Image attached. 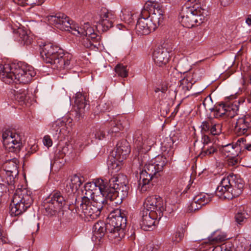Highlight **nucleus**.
Masks as SVG:
<instances>
[{
    "mask_svg": "<svg viewBox=\"0 0 251 251\" xmlns=\"http://www.w3.org/2000/svg\"><path fill=\"white\" fill-rule=\"evenodd\" d=\"M246 140L244 137H241L239 138L237 142H236V144H235L234 146L235 148H237L239 147L240 148V149H242L243 148L244 146L246 144Z\"/></svg>",
    "mask_w": 251,
    "mask_h": 251,
    "instance_id": "obj_47",
    "label": "nucleus"
},
{
    "mask_svg": "<svg viewBox=\"0 0 251 251\" xmlns=\"http://www.w3.org/2000/svg\"><path fill=\"white\" fill-rule=\"evenodd\" d=\"M212 197L208 194H200L195 196L193 199L201 205L203 206L211 200Z\"/></svg>",
    "mask_w": 251,
    "mask_h": 251,
    "instance_id": "obj_34",
    "label": "nucleus"
},
{
    "mask_svg": "<svg viewBox=\"0 0 251 251\" xmlns=\"http://www.w3.org/2000/svg\"><path fill=\"white\" fill-rule=\"evenodd\" d=\"M195 2L193 5L185 4L178 7L179 20L184 27L191 28L197 24H200L208 15L207 8L205 6L201 7L199 2Z\"/></svg>",
    "mask_w": 251,
    "mask_h": 251,
    "instance_id": "obj_5",
    "label": "nucleus"
},
{
    "mask_svg": "<svg viewBox=\"0 0 251 251\" xmlns=\"http://www.w3.org/2000/svg\"><path fill=\"white\" fill-rule=\"evenodd\" d=\"M47 20L49 25L61 30L69 31L75 35H80L83 37L91 38L93 41H99L100 39L99 36L88 23H85L83 26H76L71 23L69 17L63 13L49 15L47 17Z\"/></svg>",
    "mask_w": 251,
    "mask_h": 251,
    "instance_id": "obj_3",
    "label": "nucleus"
},
{
    "mask_svg": "<svg viewBox=\"0 0 251 251\" xmlns=\"http://www.w3.org/2000/svg\"><path fill=\"white\" fill-rule=\"evenodd\" d=\"M66 201L60 192H54L46 200L44 207L46 214L53 216L56 214L66 204Z\"/></svg>",
    "mask_w": 251,
    "mask_h": 251,
    "instance_id": "obj_13",
    "label": "nucleus"
},
{
    "mask_svg": "<svg viewBox=\"0 0 251 251\" xmlns=\"http://www.w3.org/2000/svg\"><path fill=\"white\" fill-rule=\"evenodd\" d=\"M14 97L15 100L19 102L25 103L28 96L27 91L25 89H20L18 91H14Z\"/></svg>",
    "mask_w": 251,
    "mask_h": 251,
    "instance_id": "obj_35",
    "label": "nucleus"
},
{
    "mask_svg": "<svg viewBox=\"0 0 251 251\" xmlns=\"http://www.w3.org/2000/svg\"><path fill=\"white\" fill-rule=\"evenodd\" d=\"M122 14L120 15L121 19L126 23L130 25L132 24L133 21V15L129 10L123 9L121 11Z\"/></svg>",
    "mask_w": 251,
    "mask_h": 251,
    "instance_id": "obj_36",
    "label": "nucleus"
},
{
    "mask_svg": "<svg viewBox=\"0 0 251 251\" xmlns=\"http://www.w3.org/2000/svg\"><path fill=\"white\" fill-rule=\"evenodd\" d=\"M251 128V118L250 117H244L239 118L234 127V132L237 136H241L247 134Z\"/></svg>",
    "mask_w": 251,
    "mask_h": 251,
    "instance_id": "obj_24",
    "label": "nucleus"
},
{
    "mask_svg": "<svg viewBox=\"0 0 251 251\" xmlns=\"http://www.w3.org/2000/svg\"><path fill=\"white\" fill-rule=\"evenodd\" d=\"M142 251H157V249L152 246H148L144 248Z\"/></svg>",
    "mask_w": 251,
    "mask_h": 251,
    "instance_id": "obj_58",
    "label": "nucleus"
},
{
    "mask_svg": "<svg viewBox=\"0 0 251 251\" xmlns=\"http://www.w3.org/2000/svg\"><path fill=\"white\" fill-rule=\"evenodd\" d=\"M95 137L100 140L102 139L105 137V133L101 129L97 131L94 134Z\"/></svg>",
    "mask_w": 251,
    "mask_h": 251,
    "instance_id": "obj_51",
    "label": "nucleus"
},
{
    "mask_svg": "<svg viewBox=\"0 0 251 251\" xmlns=\"http://www.w3.org/2000/svg\"><path fill=\"white\" fill-rule=\"evenodd\" d=\"M243 148L246 150L251 151V144H246L245 146H244Z\"/></svg>",
    "mask_w": 251,
    "mask_h": 251,
    "instance_id": "obj_60",
    "label": "nucleus"
},
{
    "mask_svg": "<svg viewBox=\"0 0 251 251\" xmlns=\"http://www.w3.org/2000/svg\"><path fill=\"white\" fill-rule=\"evenodd\" d=\"M72 119L69 118H64L63 120H57L53 123L50 128V132L53 137L58 138L59 135L62 133L65 134L63 132L64 130H67V132H69L72 126Z\"/></svg>",
    "mask_w": 251,
    "mask_h": 251,
    "instance_id": "obj_18",
    "label": "nucleus"
},
{
    "mask_svg": "<svg viewBox=\"0 0 251 251\" xmlns=\"http://www.w3.org/2000/svg\"><path fill=\"white\" fill-rule=\"evenodd\" d=\"M108 189L107 181L97 179L95 182L86 183L82 193L84 196L82 199H93L97 195H101L106 198Z\"/></svg>",
    "mask_w": 251,
    "mask_h": 251,
    "instance_id": "obj_12",
    "label": "nucleus"
},
{
    "mask_svg": "<svg viewBox=\"0 0 251 251\" xmlns=\"http://www.w3.org/2000/svg\"><path fill=\"white\" fill-rule=\"evenodd\" d=\"M3 144L6 150L9 152L18 153L23 147L24 136L10 130H6L2 133Z\"/></svg>",
    "mask_w": 251,
    "mask_h": 251,
    "instance_id": "obj_11",
    "label": "nucleus"
},
{
    "mask_svg": "<svg viewBox=\"0 0 251 251\" xmlns=\"http://www.w3.org/2000/svg\"><path fill=\"white\" fill-rule=\"evenodd\" d=\"M227 239L226 235L220 230L214 232L212 234L208 237V242L210 244L221 242Z\"/></svg>",
    "mask_w": 251,
    "mask_h": 251,
    "instance_id": "obj_31",
    "label": "nucleus"
},
{
    "mask_svg": "<svg viewBox=\"0 0 251 251\" xmlns=\"http://www.w3.org/2000/svg\"><path fill=\"white\" fill-rule=\"evenodd\" d=\"M152 57L156 65L163 67L168 63L170 54L166 49L158 48L154 51Z\"/></svg>",
    "mask_w": 251,
    "mask_h": 251,
    "instance_id": "obj_23",
    "label": "nucleus"
},
{
    "mask_svg": "<svg viewBox=\"0 0 251 251\" xmlns=\"http://www.w3.org/2000/svg\"><path fill=\"white\" fill-rule=\"evenodd\" d=\"M106 204L109 205L107 198L97 195L93 199H82L80 207L75 209V212L79 213L81 211L88 220H94L100 215L102 208Z\"/></svg>",
    "mask_w": 251,
    "mask_h": 251,
    "instance_id": "obj_9",
    "label": "nucleus"
},
{
    "mask_svg": "<svg viewBox=\"0 0 251 251\" xmlns=\"http://www.w3.org/2000/svg\"><path fill=\"white\" fill-rule=\"evenodd\" d=\"M117 26H121V27H123V26H124L123 25H122V24H119V25H118Z\"/></svg>",
    "mask_w": 251,
    "mask_h": 251,
    "instance_id": "obj_64",
    "label": "nucleus"
},
{
    "mask_svg": "<svg viewBox=\"0 0 251 251\" xmlns=\"http://www.w3.org/2000/svg\"><path fill=\"white\" fill-rule=\"evenodd\" d=\"M115 18V14L113 12L108 10L103 11L100 14L98 26L100 28H101L103 31H106L113 26Z\"/></svg>",
    "mask_w": 251,
    "mask_h": 251,
    "instance_id": "obj_20",
    "label": "nucleus"
},
{
    "mask_svg": "<svg viewBox=\"0 0 251 251\" xmlns=\"http://www.w3.org/2000/svg\"><path fill=\"white\" fill-rule=\"evenodd\" d=\"M174 208L172 207V205H165V207L164 206L163 216L165 217H168L174 212Z\"/></svg>",
    "mask_w": 251,
    "mask_h": 251,
    "instance_id": "obj_46",
    "label": "nucleus"
},
{
    "mask_svg": "<svg viewBox=\"0 0 251 251\" xmlns=\"http://www.w3.org/2000/svg\"><path fill=\"white\" fill-rule=\"evenodd\" d=\"M173 156V152L171 151L167 157L165 155H158L148 162L142 161L141 165L143 167L140 173L138 183V188L141 192H146L151 188L154 179L161 176L164 167L172 160Z\"/></svg>",
    "mask_w": 251,
    "mask_h": 251,
    "instance_id": "obj_1",
    "label": "nucleus"
},
{
    "mask_svg": "<svg viewBox=\"0 0 251 251\" xmlns=\"http://www.w3.org/2000/svg\"><path fill=\"white\" fill-rule=\"evenodd\" d=\"M184 229L182 226L178 227L172 237V241L176 244L181 241L184 237Z\"/></svg>",
    "mask_w": 251,
    "mask_h": 251,
    "instance_id": "obj_41",
    "label": "nucleus"
},
{
    "mask_svg": "<svg viewBox=\"0 0 251 251\" xmlns=\"http://www.w3.org/2000/svg\"><path fill=\"white\" fill-rule=\"evenodd\" d=\"M126 221L125 214L120 209H115L110 212L107 219L108 238L110 240L117 242L125 237Z\"/></svg>",
    "mask_w": 251,
    "mask_h": 251,
    "instance_id": "obj_6",
    "label": "nucleus"
},
{
    "mask_svg": "<svg viewBox=\"0 0 251 251\" xmlns=\"http://www.w3.org/2000/svg\"><path fill=\"white\" fill-rule=\"evenodd\" d=\"M190 70V69L189 68H184L182 71L184 72H187L188 71H189Z\"/></svg>",
    "mask_w": 251,
    "mask_h": 251,
    "instance_id": "obj_63",
    "label": "nucleus"
},
{
    "mask_svg": "<svg viewBox=\"0 0 251 251\" xmlns=\"http://www.w3.org/2000/svg\"><path fill=\"white\" fill-rule=\"evenodd\" d=\"M246 23L248 25L251 26V15L248 16L246 19Z\"/></svg>",
    "mask_w": 251,
    "mask_h": 251,
    "instance_id": "obj_59",
    "label": "nucleus"
},
{
    "mask_svg": "<svg viewBox=\"0 0 251 251\" xmlns=\"http://www.w3.org/2000/svg\"><path fill=\"white\" fill-rule=\"evenodd\" d=\"M38 150V146L37 145L34 144L32 145L30 148V150L28 151V154H31L34 152H35Z\"/></svg>",
    "mask_w": 251,
    "mask_h": 251,
    "instance_id": "obj_57",
    "label": "nucleus"
},
{
    "mask_svg": "<svg viewBox=\"0 0 251 251\" xmlns=\"http://www.w3.org/2000/svg\"><path fill=\"white\" fill-rule=\"evenodd\" d=\"M124 159H120L118 156H114V153L109 155L107 160V165L109 170L115 171L116 172H118L121 168V162Z\"/></svg>",
    "mask_w": 251,
    "mask_h": 251,
    "instance_id": "obj_28",
    "label": "nucleus"
},
{
    "mask_svg": "<svg viewBox=\"0 0 251 251\" xmlns=\"http://www.w3.org/2000/svg\"><path fill=\"white\" fill-rule=\"evenodd\" d=\"M244 186L243 180L236 175H229L222 178L215 191L216 195L222 199H232L239 196Z\"/></svg>",
    "mask_w": 251,
    "mask_h": 251,
    "instance_id": "obj_7",
    "label": "nucleus"
},
{
    "mask_svg": "<svg viewBox=\"0 0 251 251\" xmlns=\"http://www.w3.org/2000/svg\"><path fill=\"white\" fill-rule=\"evenodd\" d=\"M36 75L34 68L25 62L0 64V78L7 84L13 82L26 84Z\"/></svg>",
    "mask_w": 251,
    "mask_h": 251,
    "instance_id": "obj_2",
    "label": "nucleus"
},
{
    "mask_svg": "<svg viewBox=\"0 0 251 251\" xmlns=\"http://www.w3.org/2000/svg\"><path fill=\"white\" fill-rule=\"evenodd\" d=\"M148 5L151 6L154 9L153 13L150 17V19L155 26V29L157 26L161 25L164 20V15L161 9L158 8L159 4L155 2H150Z\"/></svg>",
    "mask_w": 251,
    "mask_h": 251,
    "instance_id": "obj_26",
    "label": "nucleus"
},
{
    "mask_svg": "<svg viewBox=\"0 0 251 251\" xmlns=\"http://www.w3.org/2000/svg\"><path fill=\"white\" fill-rule=\"evenodd\" d=\"M222 251H232V248L230 245L223 244L220 246Z\"/></svg>",
    "mask_w": 251,
    "mask_h": 251,
    "instance_id": "obj_55",
    "label": "nucleus"
},
{
    "mask_svg": "<svg viewBox=\"0 0 251 251\" xmlns=\"http://www.w3.org/2000/svg\"><path fill=\"white\" fill-rule=\"evenodd\" d=\"M141 219L140 221L141 228L145 231H149L153 229L156 220H160L159 217L155 213H150L148 210H143L141 212Z\"/></svg>",
    "mask_w": 251,
    "mask_h": 251,
    "instance_id": "obj_19",
    "label": "nucleus"
},
{
    "mask_svg": "<svg viewBox=\"0 0 251 251\" xmlns=\"http://www.w3.org/2000/svg\"><path fill=\"white\" fill-rule=\"evenodd\" d=\"M213 121L209 120L203 122L201 126L202 134H211V127L213 126Z\"/></svg>",
    "mask_w": 251,
    "mask_h": 251,
    "instance_id": "obj_43",
    "label": "nucleus"
},
{
    "mask_svg": "<svg viewBox=\"0 0 251 251\" xmlns=\"http://www.w3.org/2000/svg\"><path fill=\"white\" fill-rule=\"evenodd\" d=\"M228 157L227 163L229 166H233L237 164L238 162L237 158L232 155Z\"/></svg>",
    "mask_w": 251,
    "mask_h": 251,
    "instance_id": "obj_48",
    "label": "nucleus"
},
{
    "mask_svg": "<svg viewBox=\"0 0 251 251\" xmlns=\"http://www.w3.org/2000/svg\"><path fill=\"white\" fill-rule=\"evenodd\" d=\"M212 251H222L220 246H217L215 247Z\"/></svg>",
    "mask_w": 251,
    "mask_h": 251,
    "instance_id": "obj_62",
    "label": "nucleus"
},
{
    "mask_svg": "<svg viewBox=\"0 0 251 251\" xmlns=\"http://www.w3.org/2000/svg\"><path fill=\"white\" fill-rule=\"evenodd\" d=\"M72 151V146L71 145L67 144L62 148V152L65 154H69Z\"/></svg>",
    "mask_w": 251,
    "mask_h": 251,
    "instance_id": "obj_49",
    "label": "nucleus"
},
{
    "mask_svg": "<svg viewBox=\"0 0 251 251\" xmlns=\"http://www.w3.org/2000/svg\"><path fill=\"white\" fill-rule=\"evenodd\" d=\"M84 181V178L76 175L73 176L71 178L70 186L73 192L76 191L81 186Z\"/></svg>",
    "mask_w": 251,
    "mask_h": 251,
    "instance_id": "obj_32",
    "label": "nucleus"
},
{
    "mask_svg": "<svg viewBox=\"0 0 251 251\" xmlns=\"http://www.w3.org/2000/svg\"><path fill=\"white\" fill-rule=\"evenodd\" d=\"M110 105L104 101H101L94 109L93 111L95 115H98L101 112H105L110 109Z\"/></svg>",
    "mask_w": 251,
    "mask_h": 251,
    "instance_id": "obj_42",
    "label": "nucleus"
},
{
    "mask_svg": "<svg viewBox=\"0 0 251 251\" xmlns=\"http://www.w3.org/2000/svg\"><path fill=\"white\" fill-rule=\"evenodd\" d=\"M40 54L44 61L53 65L54 69L70 70L74 64L71 54L51 43L43 46Z\"/></svg>",
    "mask_w": 251,
    "mask_h": 251,
    "instance_id": "obj_4",
    "label": "nucleus"
},
{
    "mask_svg": "<svg viewBox=\"0 0 251 251\" xmlns=\"http://www.w3.org/2000/svg\"><path fill=\"white\" fill-rule=\"evenodd\" d=\"M22 42H23L24 44L28 45L31 43L32 38L27 34L22 40Z\"/></svg>",
    "mask_w": 251,
    "mask_h": 251,
    "instance_id": "obj_54",
    "label": "nucleus"
},
{
    "mask_svg": "<svg viewBox=\"0 0 251 251\" xmlns=\"http://www.w3.org/2000/svg\"><path fill=\"white\" fill-rule=\"evenodd\" d=\"M222 126L220 124L213 122V126L211 127V134L218 135L222 133Z\"/></svg>",
    "mask_w": 251,
    "mask_h": 251,
    "instance_id": "obj_44",
    "label": "nucleus"
},
{
    "mask_svg": "<svg viewBox=\"0 0 251 251\" xmlns=\"http://www.w3.org/2000/svg\"><path fill=\"white\" fill-rule=\"evenodd\" d=\"M114 70L119 76L124 78L128 76V72L126 66L119 64L115 66Z\"/></svg>",
    "mask_w": 251,
    "mask_h": 251,
    "instance_id": "obj_40",
    "label": "nucleus"
},
{
    "mask_svg": "<svg viewBox=\"0 0 251 251\" xmlns=\"http://www.w3.org/2000/svg\"><path fill=\"white\" fill-rule=\"evenodd\" d=\"M210 110L211 112H214V117L216 118L221 117L224 115L232 118L237 114L239 106L236 103H221Z\"/></svg>",
    "mask_w": 251,
    "mask_h": 251,
    "instance_id": "obj_17",
    "label": "nucleus"
},
{
    "mask_svg": "<svg viewBox=\"0 0 251 251\" xmlns=\"http://www.w3.org/2000/svg\"><path fill=\"white\" fill-rule=\"evenodd\" d=\"M135 30L139 35H148L155 30V26L150 19V15L147 11H144L141 13L136 25Z\"/></svg>",
    "mask_w": 251,
    "mask_h": 251,
    "instance_id": "obj_16",
    "label": "nucleus"
},
{
    "mask_svg": "<svg viewBox=\"0 0 251 251\" xmlns=\"http://www.w3.org/2000/svg\"><path fill=\"white\" fill-rule=\"evenodd\" d=\"M249 215L243 208H240L235 215V221L237 225H242L246 223Z\"/></svg>",
    "mask_w": 251,
    "mask_h": 251,
    "instance_id": "obj_30",
    "label": "nucleus"
},
{
    "mask_svg": "<svg viewBox=\"0 0 251 251\" xmlns=\"http://www.w3.org/2000/svg\"><path fill=\"white\" fill-rule=\"evenodd\" d=\"M216 151V148L213 144L210 145L208 146H203L202 148V151L199 154V156L202 158L206 155L210 156Z\"/></svg>",
    "mask_w": 251,
    "mask_h": 251,
    "instance_id": "obj_38",
    "label": "nucleus"
},
{
    "mask_svg": "<svg viewBox=\"0 0 251 251\" xmlns=\"http://www.w3.org/2000/svg\"><path fill=\"white\" fill-rule=\"evenodd\" d=\"M43 143L44 145L47 147H50L52 145V142L49 136L46 135L44 137Z\"/></svg>",
    "mask_w": 251,
    "mask_h": 251,
    "instance_id": "obj_52",
    "label": "nucleus"
},
{
    "mask_svg": "<svg viewBox=\"0 0 251 251\" xmlns=\"http://www.w3.org/2000/svg\"><path fill=\"white\" fill-rule=\"evenodd\" d=\"M122 179L125 177L120 175L114 176L109 179L106 198L109 201V205L117 206L127 196L129 187L125 181L122 182Z\"/></svg>",
    "mask_w": 251,
    "mask_h": 251,
    "instance_id": "obj_8",
    "label": "nucleus"
},
{
    "mask_svg": "<svg viewBox=\"0 0 251 251\" xmlns=\"http://www.w3.org/2000/svg\"><path fill=\"white\" fill-rule=\"evenodd\" d=\"M93 240L100 241L105 233L108 235L107 222L105 224L102 221L96 223L93 227Z\"/></svg>",
    "mask_w": 251,
    "mask_h": 251,
    "instance_id": "obj_25",
    "label": "nucleus"
},
{
    "mask_svg": "<svg viewBox=\"0 0 251 251\" xmlns=\"http://www.w3.org/2000/svg\"><path fill=\"white\" fill-rule=\"evenodd\" d=\"M144 206L145 210L155 213L160 219L163 216L164 201L161 197L157 195L148 197L146 199Z\"/></svg>",
    "mask_w": 251,
    "mask_h": 251,
    "instance_id": "obj_15",
    "label": "nucleus"
},
{
    "mask_svg": "<svg viewBox=\"0 0 251 251\" xmlns=\"http://www.w3.org/2000/svg\"><path fill=\"white\" fill-rule=\"evenodd\" d=\"M5 174L6 181L9 185H13L15 176L18 174L17 164L13 161L10 160L5 166L4 170L1 172V175Z\"/></svg>",
    "mask_w": 251,
    "mask_h": 251,
    "instance_id": "obj_22",
    "label": "nucleus"
},
{
    "mask_svg": "<svg viewBox=\"0 0 251 251\" xmlns=\"http://www.w3.org/2000/svg\"><path fill=\"white\" fill-rule=\"evenodd\" d=\"M202 206V205L199 204L196 201H194V199H193L192 202L188 206V210L190 212H195L200 209Z\"/></svg>",
    "mask_w": 251,
    "mask_h": 251,
    "instance_id": "obj_45",
    "label": "nucleus"
},
{
    "mask_svg": "<svg viewBox=\"0 0 251 251\" xmlns=\"http://www.w3.org/2000/svg\"><path fill=\"white\" fill-rule=\"evenodd\" d=\"M203 134L204 135L202 137V141L203 144V146H208L210 145L213 144L212 142H210V139L209 136L207 135H205V134Z\"/></svg>",
    "mask_w": 251,
    "mask_h": 251,
    "instance_id": "obj_50",
    "label": "nucleus"
},
{
    "mask_svg": "<svg viewBox=\"0 0 251 251\" xmlns=\"http://www.w3.org/2000/svg\"><path fill=\"white\" fill-rule=\"evenodd\" d=\"M32 202L30 193L26 189L16 190L10 205L11 216L21 215L30 206Z\"/></svg>",
    "mask_w": 251,
    "mask_h": 251,
    "instance_id": "obj_10",
    "label": "nucleus"
},
{
    "mask_svg": "<svg viewBox=\"0 0 251 251\" xmlns=\"http://www.w3.org/2000/svg\"><path fill=\"white\" fill-rule=\"evenodd\" d=\"M235 148H236L234 145L231 144H228L226 145H222L220 148V150L223 155L226 157H229L232 155H235L233 153Z\"/></svg>",
    "mask_w": 251,
    "mask_h": 251,
    "instance_id": "obj_37",
    "label": "nucleus"
},
{
    "mask_svg": "<svg viewBox=\"0 0 251 251\" xmlns=\"http://www.w3.org/2000/svg\"><path fill=\"white\" fill-rule=\"evenodd\" d=\"M197 75L198 73L197 72L189 73L182 80V85L186 84V86H183V88L186 87L187 90H189L192 88L193 85L198 80Z\"/></svg>",
    "mask_w": 251,
    "mask_h": 251,
    "instance_id": "obj_29",
    "label": "nucleus"
},
{
    "mask_svg": "<svg viewBox=\"0 0 251 251\" xmlns=\"http://www.w3.org/2000/svg\"><path fill=\"white\" fill-rule=\"evenodd\" d=\"M17 33L19 35V36L21 40V41L24 38L25 36L27 34V33L25 30L22 29H19Z\"/></svg>",
    "mask_w": 251,
    "mask_h": 251,
    "instance_id": "obj_53",
    "label": "nucleus"
},
{
    "mask_svg": "<svg viewBox=\"0 0 251 251\" xmlns=\"http://www.w3.org/2000/svg\"><path fill=\"white\" fill-rule=\"evenodd\" d=\"M110 129H109L108 133V134H112L113 133H116L119 132L120 130H122L123 128L122 124L117 120V119H114L113 120H111L109 122Z\"/></svg>",
    "mask_w": 251,
    "mask_h": 251,
    "instance_id": "obj_33",
    "label": "nucleus"
},
{
    "mask_svg": "<svg viewBox=\"0 0 251 251\" xmlns=\"http://www.w3.org/2000/svg\"><path fill=\"white\" fill-rule=\"evenodd\" d=\"M155 142V138L148 133H141L138 131L133 135L134 148L139 153L148 152Z\"/></svg>",
    "mask_w": 251,
    "mask_h": 251,
    "instance_id": "obj_14",
    "label": "nucleus"
},
{
    "mask_svg": "<svg viewBox=\"0 0 251 251\" xmlns=\"http://www.w3.org/2000/svg\"><path fill=\"white\" fill-rule=\"evenodd\" d=\"M6 186L3 184L0 183V197L2 196L3 193L6 192Z\"/></svg>",
    "mask_w": 251,
    "mask_h": 251,
    "instance_id": "obj_56",
    "label": "nucleus"
},
{
    "mask_svg": "<svg viewBox=\"0 0 251 251\" xmlns=\"http://www.w3.org/2000/svg\"><path fill=\"white\" fill-rule=\"evenodd\" d=\"M75 101L77 107L76 118L79 119L83 117V114L86 111H88L90 105L86 100V96L80 92L76 94Z\"/></svg>",
    "mask_w": 251,
    "mask_h": 251,
    "instance_id": "obj_21",
    "label": "nucleus"
},
{
    "mask_svg": "<svg viewBox=\"0 0 251 251\" xmlns=\"http://www.w3.org/2000/svg\"><path fill=\"white\" fill-rule=\"evenodd\" d=\"M184 63H187V62L185 61H183V60L180 61L178 63V67H179V68L182 67L183 64H184Z\"/></svg>",
    "mask_w": 251,
    "mask_h": 251,
    "instance_id": "obj_61",
    "label": "nucleus"
},
{
    "mask_svg": "<svg viewBox=\"0 0 251 251\" xmlns=\"http://www.w3.org/2000/svg\"><path fill=\"white\" fill-rule=\"evenodd\" d=\"M130 152L129 143L126 140H123L117 144L115 155L120 157V159H125Z\"/></svg>",
    "mask_w": 251,
    "mask_h": 251,
    "instance_id": "obj_27",
    "label": "nucleus"
},
{
    "mask_svg": "<svg viewBox=\"0 0 251 251\" xmlns=\"http://www.w3.org/2000/svg\"><path fill=\"white\" fill-rule=\"evenodd\" d=\"M98 41H93L91 38L83 37L80 42L85 48L94 49L97 48Z\"/></svg>",
    "mask_w": 251,
    "mask_h": 251,
    "instance_id": "obj_39",
    "label": "nucleus"
}]
</instances>
